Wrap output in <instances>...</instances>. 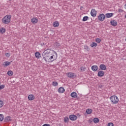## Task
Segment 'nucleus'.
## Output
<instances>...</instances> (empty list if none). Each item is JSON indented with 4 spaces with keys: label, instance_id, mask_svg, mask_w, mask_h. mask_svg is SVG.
<instances>
[{
    "label": "nucleus",
    "instance_id": "1",
    "mask_svg": "<svg viewBox=\"0 0 126 126\" xmlns=\"http://www.w3.org/2000/svg\"><path fill=\"white\" fill-rule=\"evenodd\" d=\"M42 58L46 63H52L58 58V53L54 50H46L42 53Z\"/></svg>",
    "mask_w": 126,
    "mask_h": 126
},
{
    "label": "nucleus",
    "instance_id": "2",
    "mask_svg": "<svg viewBox=\"0 0 126 126\" xmlns=\"http://www.w3.org/2000/svg\"><path fill=\"white\" fill-rule=\"evenodd\" d=\"M11 20V15H7L2 18L1 21L3 24H9V23H10Z\"/></svg>",
    "mask_w": 126,
    "mask_h": 126
},
{
    "label": "nucleus",
    "instance_id": "3",
    "mask_svg": "<svg viewBox=\"0 0 126 126\" xmlns=\"http://www.w3.org/2000/svg\"><path fill=\"white\" fill-rule=\"evenodd\" d=\"M110 99L113 104H118V103H119V97L116 95H112L110 96Z\"/></svg>",
    "mask_w": 126,
    "mask_h": 126
},
{
    "label": "nucleus",
    "instance_id": "4",
    "mask_svg": "<svg viewBox=\"0 0 126 126\" xmlns=\"http://www.w3.org/2000/svg\"><path fill=\"white\" fill-rule=\"evenodd\" d=\"M66 75L68 77L71 79L75 78L76 77L75 74L72 72H68L66 74Z\"/></svg>",
    "mask_w": 126,
    "mask_h": 126
},
{
    "label": "nucleus",
    "instance_id": "5",
    "mask_svg": "<svg viewBox=\"0 0 126 126\" xmlns=\"http://www.w3.org/2000/svg\"><path fill=\"white\" fill-rule=\"evenodd\" d=\"M98 20L99 21H104L105 20V15L104 14H100L98 16Z\"/></svg>",
    "mask_w": 126,
    "mask_h": 126
},
{
    "label": "nucleus",
    "instance_id": "6",
    "mask_svg": "<svg viewBox=\"0 0 126 126\" xmlns=\"http://www.w3.org/2000/svg\"><path fill=\"white\" fill-rule=\"evenodd\" d=\"M69 118L71 121H76L77 120V116L75 115H70Z\"/></svg>",
    "mask_w": 126,
    "mask_h": 126
},
{
    "label": "nucleus",
    "instance_id": "7",
    "mask_svg": "<svg viewBox=\"0 0 126 126\" xmlns=\"http://www.w3.org/2000/svg\"><path fill=\"white\" fill-rule=\"evenodd\" d=\"M97 14V12L94 9H92L91 11V15L93 16V17H95L96 15Z\"/></svg>",
    "mask_w": 126,
    "mask_h": 126
},
{
    "label": "nucleus",
    "instance_id": "8",
    "mask_svg": "<svg viewBox=\"0 0 126 126\" xmlns=\"http://www.w3.org/2000/svg\"><path fill=\"white\" fill-rule=\"evenodd\" d=\"M104 74H105L104 71H99L97 73V76L99 77H102L104 76Z\"/></svg>",
    "mask_w": 126,
    "mask_h": 126
},
{
    "label": "nucleus",
    "instance_id": "9",
    "mask_svg": "<svg viewBox=\"0 0 126 126\" xmlns=\"http://www.w3.org/2000/svg\"><path fill=\"white\" fill-rule=\"evenodd\" d=\"M31 21V22L33 23V24H36V23H38V19L37 18H32Z\"/></svg>",
    "mask_w": 126,
    "mask_h": 126
},
{
    "label": "nucleus",
    "instance_id": "10",
    "mask_svg": "<svg viewBox=\"0 0 126 126\" xmlns=\"http://www.w3.org/2000/svg\"><path fill=\"white\" fill-rule=\"evenodd\" d=\"M110 24L112 26H117V25H118V22H117V21L114 20L111 21Z\"/></svg>",
    "mask_w": 126,
    "mask_h": 126
},
{
    "label": "nucleus",
    "instance_id": "11",
    "mask_svg": "<svg viewBox=\"0 0 126 126\" xmlns=\"http://www.w3.org/2000/svg\"><path fill=\"white\" fill-rule=\"evenodd\" d=\"M99 67L101 70H106V69H107V67H106V65H105L104 64H101L99 65Z\"/></svg>",
    "mask_w": 126,
    "mask_h": 126
},
{
    "label": "nucleus",
    "instance_id": "12",
    "mask_svg": "<svg viewBox=\"0 0 126 126\" xmlns=\"http://www.w3.org/2000/svg\"><path fill=\"white\" fill-rule=\"evenodd\" d=\"M105 16L107 18H111V17H113V16H114V13H106L105 14Z\"/></svg>",
    "mask_w": 126,
    "mask_h": 126
},
{
    "label": "nucleus",
    "instance_id": "13",
    "mask_svg": "<svg viewBox=\"0 0 126 126\" xmlns=\"http://www.w3.org/2000/svg\"><path fill=\"white\" fill-rule=\"evenodd\" d=\"M64 91L65 90L64 87H60L58 89L59 93H64Z\"/></svg>",
    "mask_w": 126,
    "mask_h": 126
},
{
    "label": "nucleus",
    "instance_id": "14",
    "mask_svg": "<svg viewBox=\"0 0 126 126\" xmlns=\"http://www.w3.org/2000/svg\"><path fill=\"white\" fill-rule=\"evenodd\" d=\"M28 99L30 100V101H32L35 99V97L34 96V95L33 94H30L28 96Z\"/></svg>",
    "mask_w": 126,
    "mask_h": 126
},
{
    "label": "nucleus",
    "instance_id": "15",
    "mask_svg": "<svg viewBox=\"0 0 126 126\" xmlns=\"http://www.w3.org/2000/svg\"><path fill=\"white\" fill-rule=\"evenodd\" d=\"M34 55L36 59H40V58H41V53H40L39 52H35Z\"/></svg>",
    "mask_w": 126,
    "mask_h": 126
},
{
    "label": "nucleus",
    "instance_id": "16",
    "mask_svg": "<svg viewBox=\"0 0 126 126\" xmlns=\"http://www.w3.org/2000/svg\"><path fill=\"white\" fill-rule=\"evenodd\" d=\"M92 70L93 71H97L98 70V66L97 65H93L92 66Z\"/></svg>",
    "mask_w": 126,
    "mask_h": 126
},
{
    "label": "nucleus",
    "instance_id": "17",
    "mask_svg": "<svg viewBox=\"0 0 126 126\" xmlns=\"http://www.w3.org/2000/svg\"><path fill=\"white\" fill-rule=\"evenodd\" d=\"M72 98H77V94L75 92H73L70 94Z\"/></svg>",
    "mask_w": 126,
    "mask_h": 126
},
{
    "label": "nucleus",
    "instance_id": "18",
    "mask_svg": "<svg viewBox=\"0 0 126 126\" xmlns=\"http://www.w3.org/2000/svg\"><path fill=\"white\" fill-rule=\"evenodd\" d=\"M94 121V124H98V123H99V122H100V120H99V119L98 118H94L93 120Z\"/></svg>",
    "mask_w": 126,
    "mask_h": 126
},
{
    "label": "nucleus",
    "instance_id": "19",
    "mask_svg": "<svg viewBox=\"0 0 126 126\" xmlns=\"http://www.w3.org/2000/svg\"><path fill=\"white\" fill-rule=\"evenodd\" d=\"M86 113L88 114V115H90L92 113V109H87L86 111Z\"/></svg>",
    "mask_w": 126,
    "mask_h": 126
},
{
    "label": "nucleus",
    "instance_id": "20",
    "mask_svg": "<svg viewBox=\"0 0 126 126\" xmlns=\"http://www.w3.org/2000/svg\"><path fill=\"white\" fill-rule=\"evenodd\" d=\"M59 25H60V24L59 23V22H58V21H55L53 23L54 27H58Z\"/></svg>",
    "mask_w": 126,
    "mask_h": 126
},
{
    "label": "nucleus",
    "instance_id": "21",
    "mask_svg": "<svg viewBox=\"0 0 126 126\" xmlns=\"http://www.w3.org/2000/svg\"><path fill=\"white\" fill-rule=\"evenodd\" d=\"M10 63H11V62L6 61V62L3 63V65L4 66H8V65L9 64H10Z\"/></svg>",
    "mask_w": 126,
    "mask_h": 126
},
{
    "label": "nucleus",
    "instance_id": "22",
    "mask_svg": "<svg viewBox=\"0 0 126 126\" xmlns=\"http://www.w3.org/2000/svg\"><path fill=\"white\" fill-rule=\"evenodd\" d=\"M11 121V117L8 116L5 118V122H10Z\"/></svg>",
    "mask_w": 126,
    "mask_h": 126
},
{
    "label": "nucleus",
    "instance_id": "23",
    "mask_svg": "<svg viewBox=\"0 0 126 126\" xmlns=\"http://www.w3.org/2000/svg\"><path fill=\"white\" fill-rule=\"evenodd\" d=\"M64 123H68L69 122V119L67 117H65L63 119Z\"/></svg>",
    "mask_w": 126,
    "mask_h": 126
},
{
    "label": "nucleus",
    "instance_id": "24",
    "mask_svg": "<svg viewBox=\"0 0 126 126\" xmlns=\"http://www.w3.org/2000/svg\"><path fill=\"white\" fill-rule=\"evenodd\" d=\"M90 46L91 47H92V48H94V47H96V46H97V44L96 42H92V44H91Z\"/></svg>",
    "mask_w": 126,
    "mask_h": 126
},
{
    "label": "nucleus",
    "instance_id": "25",
    "mask_svg": "<svg viewBox=\"0 0 126 126\" xmlns=\"http://www.w3.org/2000/svg\"><path fill=\"white\" fill-rule=\"evenodd\" d=\"M0 33L1 34H3V33H5V29L4 28H2L0 29Z\"/></svg>",
    "mask_w": 126,
    "mask_h": 126
},
{
    "label": "nucleus",
    "instance_id": "26",
    "mask_svg": "<svg viewBox=\"0 0 126 126\" xmlns=\"http://www.w3.org/2000/svg\"><path fill=\"white\" fill-rule=\"evenodd\" d=\"M4 119V117L3 116V115L0 114V122H2Z\"/></svg>",
    "mask_w": 126,
    "mask_h": 126
},
{
    "label": "nucleus",
    "instance_id": "27",
    "mask_svg": "<svg viewBox=\"0 0 126 126\" xmlns=\"http://www.w3.org/2000/svg\"><path fill=\"white\" fill-rule=\"evenodd\" d=\"M52 85L53 86H58V85H59V84L57 82L53 81L52 82Z\"/></svg>",
    "mask_w": 126,
    "mask_h": 126
},
{
    "label": "nucleus",
    "instance_id": "28",
    "mask_svg": "<svg viewBox=\"0 0 126 126\" xmlns=\"http://www.w3.org/2000/svg\"><path fill=\"white\" fill-rule=\"evenodd\" d=\"M86 68L85 67H80V71H85Z\"/></svg>",
    "mask_w": 126,
    "mask_h": 126
},
{
    "label": "nucleus",
    "instance_id": "29",
    "mask_svg": "<svg viewBox=\"0 0 126 126\" xmlns=\"http://www.w3.org/2000/svg\"><path fill=\"white\" fill-rule=\"evenodd\" d=\"M84 49L85 50H86L88 51H90V48H89V47H88V46L87 45H84Z\"/></svg>",
    "mask_w": 126,
    "mask_h": 126
},
{
    "label": "nucleus",
    "instance_id": "30",
    "mask_svg": "<svg viewBox=\"0 0 126 126\" xmlns=\"http://www.w3.org/2000/svg\"><path fill=\"white\" fill-rule=\"evenodd\" d=\"M88 16H85L83 18V21H87V20H88Z\"/></svg>",
    "mask_w": 126,
    "mask_h": 126
},
{
    "label": "nucleus",
    "instance_id": "31",
    "mask_svg": "<svg viewBox=\"0 0 126 126\" xmlns=\"http://www.w3.org/2000/svg\"><path fill=\"white\" fill-rule=\"evenodd\" d=\"M3 107V101L0 99V108Z\"/></svg>",
    "mask_w": 126,
    "mask_h": 126
},
{
    "label": "nucleus",
    "instance_id": "32",
    "mask_svg": "<svg viewBox=\"0 0 126 126\" xmlns=\"http://www.w3.org/2000/svg\"><path fill=\"white\" fill-rule=\"evenodd\" d=\"M7 74L8 75L11 76L13 74V72H12V71L10 70L7 72Z\"/></svg>",
    "mask_w": 126,
    "mask_h": 126
},
{
    "label": "nucleus",
    "instance_id": "33",
    "mask_svg": "<svg viewBox=\"0 0 126 126\" xmlns=\"http://www.w3.org/2000/svg\"><path fill=\"white\" fill-rule=\"evenodd\" d=\"M95 41L96 43H101V39L99 38H97L95 39Z\"/></svg>",
    "mask_w": 126,
    "mask_h": 126
},
{
    "label": "nucleus",
    "instance_id": "34",
    "mask_svg": "<svg viewBox=\"0 0 126 126\" xmlns=\"http://www.w3.org/2000/svg\"><path fill=\"white\" fill-rule=\"evenodd\" d=\"M55 46H56V47H57V48H59V47H61V44L59 42H56V43H55Z\"/></svg>",
    "mask_w": 126,
    "mask_h": 126
},
{
    "label": "nucleus",
    "instance_id": "35",
    "mask_svg": "<svg viewBox=\"0 0 126 126\" xmlns=\"http://www.w3.org/2000/svg\"><path fill=\"white\" fill-rule=\"evenodd\" d=\"M4 85H1L0 86V90H1L2 89H3L4 88Z\"/></svg>",
    "mask_w": 126,
    "mask_h": 126
},
{
    "label": "nucleus",
    "instance_id": "36",
    "mask_svg": "<svg viewBox=\"0 0 126 126\" xmlns=\"http://www.w3.org/2000/svg\"><path fill=\"white\" fill-rule=\"evenodd\" d=\"M107 126H114V124L112 123H109L108 124Z\"/></svg>",
    "mask_w": 126,
    "mask_h": 126
},
{
    "label": "nucleus",
    "instance_id": "37",
    "mask_svg": "<svg viewBox=\"0 0 126 126\" xmlns=\"http://www.w3.org/2000/svg\"><path fill=\"white\" fill-rule=\"evenodd\" d=\"M5 56H6V57H10V54H9V53H5Z\"/></svg>",
    "mask_w": 126,
    "mask_h": 126
},
{
    "label": "nucleus",
    "instance_id": "38",
    "mask_svg": "<svg viewBox=\"0 0 126 126\" xmlns=\"http://www.w3.org/2000/svg\"><path fill=\"white\" fill-rule=\"evenodd\" d=\"M118 11H119V12H124V10H123L121 8H119V9H118Z\"/></svg>",
    "mask_w": 126,
    "mask_h": 126
},
{
    "label": "nucleus",
    "instance_id": "39",
    "mask_svg": "<svg viewBox=\"0 0 126 126\" xmlns=\"http://www.w3.org/2000/svg\"><path fill=\"white\" fill-rule=\"evenodd\" d=\"M42 126H50V124H45L43 125Z\"/></svg>",
    "mask_w": 126,
    "mask_h": 126
},
{
    "label": "nucleus",
    "instance_id": "40",
    "mask_svg": "<svg viewBox=\"0 0 126 126\" xmlns=\"http://www.w3.org/2000/svg\"><path fill=\"white\" fill-rule=\"evenodd\" d=\"M89 123H92L93 122V119H91L89 121Z\"/></svg>",
    "mask_w": 126,
    "mask_h": 126
},
{
    "label": "nucleus",
    "instance_id": "41",
    "mask_svg": "<svg viewBox=\"0 0 126 126\" xmlns=\"http://www.w3.org/2000/svg\"><path fill=\"white\" fill-rule=\"evenodd\" d=\"M125 17L126 19V14L125 15Z\"/></svg>",
    "mask_w": 126,
    "mask_h": 126
}]
</instances>
